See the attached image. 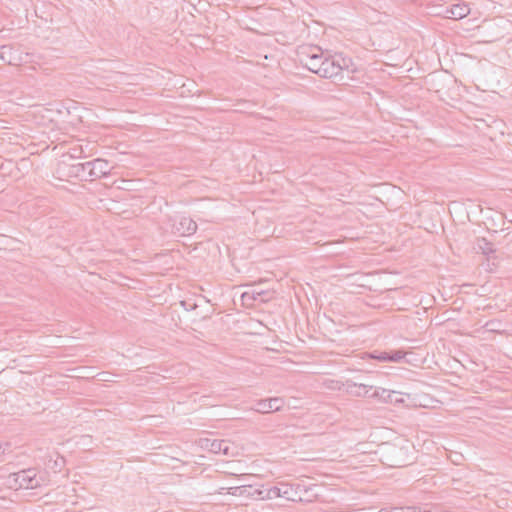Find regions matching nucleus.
Returning <instances> with one entry per match:
<instances>
[{"instance_id":"obj_24","label":"nucleus","mask_w":512,"mask_h":512,"mask_svg":"<svg viewBox=\"0 0 512 512\" xmlns=\"http://www.w3.org/2000/svg\"><path fill=\"white\" fill-rule=\"evenodd\" d=\"M10 449L9 443H1L0 442V456L5 455L7 451Z\"/></svg>"},{"instance_id":"obj_4","label":"nucleus","mask_w":512,"mask_h":512,"mask_svg":"<svg viewBox=\"0 0 512 512\" xmlns=\"http://www.w3.org/2000/svg\"><path fill=\"white\" fill-rule=\"evenodd\" d=\"M300 490H301V485H299V484H289L286 482H279L277 485L268 488L266 497H267V499H274V498L282 497L289 501H298V500H301V496L299 494Z\"/></svg>"},{"instance_id":"obj_16","label":"nucleus","mask_w":512,"mask_h":512,"mask_svg":"<svg viewBox=\"0 0 512 512\" xmlns=\"http://www.w3.org/2000/svg\"><path fill=\"white\" fill-rule=\"evenodd\" d=\"M372 244L366 237H360V236H354V260L358 258L356 256V251L358 250H368L372 251L375 249L374 246H371Z\"/></svg>"},{"instance_id":"obj_7","label":"nucleus","mask_w":512,"mask_h":512,"mask_svg":"<svg viewBox=\"0 0 512 512\" xmlns=\"http://www.w3.org/2000/svg\"><path fill=\"white\" fill-rule=\"evenodd\" d=\"M284 406V400L281 397H273L269 399H261L255 403L254 410L259 413H271L280 411Z\"/></svg>"},{"instance_id":"obj_14","label":"nucleus","mask_w":512,"mask_h":512,"mask_svg":"<svg viewBox=\"0 0 512 512\" xmlns=\"http://www.w3.org/2000/svg\"><path fill=\"white\" fill-rule=\"evenodd\" d=\"M375 463H370L369 462V458H367L366 456H361L360 458H356V460H354V480H363V478L359 477L360 475L362 474H367L368 471H357L359 470L360 468L362 467H374L375 466Z\"/></svg>"},{"instance_id":"obj_3","label":"nucleus","mask_w":512,"mask_h":512,"mask_svg":"<svg viewBox=\"0 0 512 512\" xmlns=\"http://www.w3.org/2000/svg\"><path fill=\"white\" fill-rule=\"evenodd\" d=\"M349 74L348 65L344 59L324 58L322 57L321 65L318 68V75L323 78H334L338 81L344 79V73Z\"/></svg>"},{"instance_id":"obj_25","label":"nucleus","mask_w":512,"mask_h":512,"mask_svg":"<svg viewBox=\"0 0 512 512\" xmlns=\"http://www.w3.org/2000/svg\"><path fill=\"white\" fill-rule=\"evenodd\" d=\"M379 512H408V511L403 509V508H393L390 511L385 510V509H381Z\"/></svg>"},{"instance_id":"obj_2","label":"nucleus","mask_w":512,"mask_h":512,"mask_svg":"<svg viewBox=\"0 0 512 512\" xmlns=\"http://www.w3.org/2000/svg\"><path fill=\"white\" fill-rule=\"evenodd\" d=\"M405 356V352L402 350H394L391 352H380V353H369L364 351H355L354 350V371H368L363 362H368L370 360H378L380 362H400Z\"/></svg>"},{"instance_id":"obj_13","label":"nucleus","mask_w":512,"mask_h":512,"mask_svg":"<svg viewBox=\"0 0 512 512\" xmlns=\"http://www.w3.org/2000/svg\"><path fill=\"white\" fill-rule=\"evenodd\" d=\"M469 13L470 9L468 5L464 3L453 4L446 11L447 17L451 19H462L466 17Z\"/></svg>"},{"instance_id":"obj_22","label":"nucleus","mask_w":512,"mask_h":512,"mask_svg":"<svg viewBox=\"0 0 512 512\" xmlns=\"http://www.w3.org/2000/svg\"><path fill=\"white\" fill-rule=\"evenodd\" d=\"M268 492V488L264 489H256L254 492H253V496L259 498V499H262V500H265L267 499L266 497V493Z\"/></svg>"},{"instance_id":"obj_8","label":"nucleus","mask_w":512,"mask_h":512,"mask_svg":"<svg viewBox=\"0 0 512 512\" xmlns=\"http://www.w3.org/2000/svg\"><path fill=\"white\" fill-rule=\"evenodd\" d=\"M202 447L215 454L222 453L226 456L234 455L231 451L230 443L227 440L204 439L202 440Z\"/></svg>"},{"instance_id":"obj_10","label":"nucleus","mask_w":512,"mask_h":512,"mask_svg":"<svg viewBox=\"0 0 512 512\" xmlns=\"http://www.w3.org/2000/svg\"><path fill=\"white\" fill-rule=\"evenodd\" d=\"M91 166V180L107 177L113 169V166L102 158L92 160Z\"/></svg>"},{"instance_id":"obj_6","label":"nucleus","mask_w":512,"mask_h":512,"mask_svg":"<svg viewBox=\"0 0 512 512\" xmlns=\"http://www.w3.org/2000/svg\"><path fill=\"white\" fill-rule=\"evenodd\" d=\"M169 221L171 222V232L178 236H190L197 230L196 222L190 217L175 216Z\"/></svg>"},{"instance_id":"obj_12","label":"nucleus","mask_w":512,"mask_h":512,"mask_svg":"<svg viewBox=\"0 0 512 512\" xmlns=\"http://www.w3.org/2000/svg\"><path fill=\"white\" fill-rule=\"evenodd\" d=\"M323 54L322 52L307 53L301 58V63L311 72L318 75V68L321 65Z\"/></svg>"},{"instance_id":"obj_1","label":"nucleus","mask_w":512,"mask_h":512,"mask_svg":"<svg viewBox=\"0 0 512 512\" xmlns=\"http://www.w3.org/2000/svg\"><path fill=\"white\" fill-rule=\"evenodd\" d=\"M7 483L10 488L17 489H36L49 483V473L45 470L40 471L37 468L23 469L8 476Z\"/></svg>"},{"instance_id":"obj_9","label":"nucleus","mask_w":512,"mask_h":512,"mask_svg":"<svg viewBox=\"0 0 512 512\" xmlns=\"http://www.w3.org/2000/svg\"><path fill=\"white\" fill-rule=\"evenodd\" d=\"M374 443L367 442H359L354 445V460L356 458H360L361 456H366L369 458L370 463H374L378 461V452L374 450Z\"/></svg>"},{"instance_id":"obj_21","label":"nucleus","mask_w":512,"mask_h":512,"mask_svg":"<svg viewBox=\"0 0 512 512\" xmlns=\"http://www.w3.org/2000/svg\"><path fill=\"white\" fill-rule=\"evenodd\" d=\"M91 163H92V161H88V162L81 163L78 165V167H79L78 170H82L83 172L87 171L90 179H91V167H92Z\"/></svg>"},{"instance_id":"obj_20","label":"nucleus","mask_w":512,"mask_h":512,"mask_svg":"<svg viewBox=\"0 0 512 512\" xmlns=\"http://www.w3.org/2000/svg\"><path fill=\"white\" fill-rule=\"evenodd\" d=\"M242 301L245 302H252L257 300V296H254V294L251 291H246L241 295Z\"/></svg>"},{"instance_id":"obj_26","label":"nucleus","mask_w":512,"mask_h":512,"mask_svg":"<svg viewBox=\"0 0 512 512\" xmlns=\"http://www.w3.org/2000/svg\"><path fill=\"white\" fill-rule=\"evenodd\" d=\"M369 512H375L371 506H368Z\"/></svg>"},{"instance_id":"obj_18","label":"nucleus","mask_w":512,"mask_h":512,"mask_svg":"<svg viewBox=\"0 0 512 512\" xmlns=\"http://www.w3.org/2000/svg\"><path fill=\"white\" fill-rule=\"evenodd\" d=\"M251 292L254 296H257V300L261 302H266L271 299V293L269 291L253 289Z\"/></svg>"},{"instance_id":"obj_23","label":"nucleus","mask_w":512,"mask_h":512,"mask_svg":"<svg viewBox=\"0 0 512 512\" xmlns=\"http://www.w3.org/2000/svg\"><path fill=\"white\" fill-rule=\"evenodd\" d=\"M362 277H363L362 274H359L358 272H354V280H353L354 286H359V287H365L366 286L365 284H362V283L358 284L360 278H362Z\"/></svg>"},{"instance_id":"obj_17","label":"nucleus","mask_w":512,"mask_h":512,"mask_svg":"<svg viewBox=\"0 0 512 512\" xmlns=\"http://www.w3.org/2000/svg\"><path fill=\"white\" fill-rule=\"evenodd\" d=\"M478 247L486 255L494 252V248H493L492 243L488 242L485 238H482V239L478 240Z\"/></svg>"},{"instance_id":"obj_19","label":"nucleus","mask_w":512,"mask_h":512,"mask_svg":"<svg viewBox=\"0 0 512 512\" xmlns=\"http://www.w3.org/2000/svg\"><path fill=\"white\" fill-rule=\"evenodd\" d=\"M362 495V493L360 491H356L354 489V501L358 500L360 498V496ZM362 503H358V502H354L353 504V507H354V512L355 511H362V510H365L366 509V506L364 507H360Z\"/></svg>"},{"instance_id":"obj_11","label":"nucleus","mask_w":512,"mask_h":512,"mask_svg":"<svg viewBox=\"0 0 512 512\" xmlns=\"http://www.w3.org/2000/svg\"><path fill=\"white\" fill-rule=\"evenodd\" d=\"M372 396L375 398H379L383 402L391 403V404H402L404 403V399L399 392L386 390V389H378L373 390Z\"/></svg>"},{"instance_id":"obj_27","label":"nucleus","mask_w":512,"mask_h":512,"mask_svg":"<svg viewBox=\"0 0 512 512\" xmlns=\"http://www.w3.org/2000/svg\"><path fill=\"white\" fill-rule=\"evenodd\" d=\"M424 512H431L430 510H424Z\"/></svg>"},{"instance_id":"obj_5","label":"nucleus","mask_w":512,"mask_h":512,"mask_svg":"<svg viewBox=\"0 0 512 512\" xmlns=\"http://www.w3.org/2000/svg\"><path fill=\"white\" fill-rule=\"evenodd\" d=\"M381 458L378 461H382L390 467H401L405 465V461L402 459V449L392 444H384L381 449Z\"/></svg>"},{"instance_id":"obj_15","label":"nucleus","mask_w":512,"mask_h":512,"mask_svg":"<svg viewBox=\"0 0 512 512\" xmlns=\"http://www.w3.org/2000/svg\"><path fill=\"white\" fill-rule=\"evenodd\" d=\"M373 390L378 389L373 385L358 383L354 381V396L374 398L372 396Z\"/></svg>"}]
</instances>
